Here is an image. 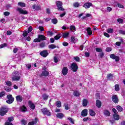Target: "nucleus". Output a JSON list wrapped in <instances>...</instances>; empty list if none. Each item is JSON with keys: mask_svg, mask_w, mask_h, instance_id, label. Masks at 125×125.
Here are the masks:
<instances>
[{"mask_svg": "<svg viewBox=\"0 0 125 125\" xmlns=\"http://www.w3.org/2000/svg\"><path fill=\"white\" fill-rule=\"evenodd\" d=\"M21 76L18 71H14L12 73V82H18L20 81Z\"/></svg>", "mask_w": 125, "mask_h": 125, "instance_id": "obj_1", "label": "nucleus"}, {"mask_svg": "<svg viewBox=\"0 0 125 125\" xmlns=\"http://www.w3.org/2000/svg\"><path fill=\"white\" fill-rule=\"evenodd\" d=\"M8 112V107L7 106H1L0 108V116H5Z\"/></svg>", "mask_w": 125, "mask_h": 125, "instance_id": "obj_2", "label": "nucleus"}, {"mask_svg": "<svg viewBox=\"0 0 125 125\" xmlns=\"http://www.w3.org/2000/svg\"><path fill=\"white\" fill-rule=\"evenodd\" d=\"M7 100L6 101V103L7 104H12L13 102H14V98L11 94H9L7 95L6 97Z\"/></svg>", "mask_w": 125, "mask_h": 125, "instance_id": "obj_3", "label": "nucleus"}, {"mask_svg": "<svg viewBox=\"0 0 125 125\" xmlns=\"http://www.w3.org/2000/svg\"><path fill=\"white\" fill-rule=\"evenodd\" d=\"M41 112L44 115L47 116L48 117L51 116V113L47 108H43L41 109Z\"/></svg>", "mask_w": 125, "mask_h": 125, "instance_id": "obj_4", "label": "nucleus"}, {"mask_svg": "<svg viewBox=\"0 0 125 125\" xmlns=\"http://www.w3.org/2000/svg\"><path fill=\"white\" fill-rule=\"evenodd\" d=\"M71 68L73 72H77L78 71V69H79V66H78V64L76 62H73L71 64Z\"/></svg>", "mask_w": 125, "mask_h": 125, "instance_id": "obj_5", "label": "nucleus"}, {"mask_svg": "<svg viewBox=\"0 0 125 125\" xmlns=\"http://www.w3.org/2000/svg\"><path fill=\"white\" fill-rule=\"evenodd\" d=\"M7 121L4 124V125H13V124L11 122L14 121V117L13 116L8 117Z\"/></svg>", "mask_w": 125, "mask_h": 125, "instance_id": "obj_6", "label": "nucleus"}, {"mask_svg": "<svg viewBox=\"0 0 125 125\" xmlns=\"http://www.w3.org/2000/svg\"><path fill=\"white\" fill-rule=\"evenodd\" d=\"M111 99L113 103H115V104H118V103H119V97H118L117 95H112L111 97Z\"/></svg>", "mask_w": 125, "mask_h": 125, "instance_id": "obj_7", "label": "nucleus"}, {"mask_svg": "<svg viewBox=\"0 0 125 125\" xmlns=\"http://www.w3.org/2000/svg\"><path fill=\"white\" fill-rule=\"evenodd\" d=\"M48 52L46 50L42 51L40 53L41 56H42V57H44V58H45V57H47V56H48Z\"/></svg>", "mask_w": 125, "mask_h": 125, "instance_id": "obj_8", "label": "nucleus"}, {"mask_svg": "<svg viewBox=\"0 0 125 125\" xmlns=\"http://www.w3.org/2000/svg\"><path fill=\"white\" fill-rule=\"evenodd\" d=\"M17 11H19L20 14H23V15L28 14V11L27 10H23L22 9V8H18Z\"/></svg>", "mask_w": 125, "mask_h": 125, "instance_id": "obj_9", "label": "nucleus"}, {"mask_svg": "<svg viewBox=\"0 0 125 125\" xmlns=\"http://www.w3.org/2000/svg\"><path fill=\"white\" fill-rule=\"evenodd\" d=\"M110 58L111 59H113V60H115L116 62H119L120 61V57H119L118 56H116L114 54H111L110 55Z\"/></svg>", "mask_w": 125, "mask_h": 125, "instance_id": "obj_10", "label": "nucleus"}, {"mask_svg": "<svg viewBox=\"0 0 125 125\" xmlns=\"http://www.w3.org/2000/svg\"><path fill=\"white\" fill-rule=\"evenodd\" d=\"M68 67L64 66L62 68V73L63 76H66L68 74Z\"/></svg>", "mask_w": 125, "mask_h": 125, "instance_id": "obj_11", "label": "nucleus"}, {"mask_svg": "<svg viewBox=\"0 0 125 125\" xmlns=\"http://www.w3.org/2000/svg\"><path fill=\"white\" fill-rule=\"evenodd\" d=\"M28 104L29 108H30V109H31L32 110H35L36 109V105H35V104L33 103V102L29 101L28 102Z\"/></svg>", "mask_w": 125, "mask_h": 125, "instance_id": "obj_12", "label": "nucleus"}, {"mask_svg": "<svg viewBox=\"0 0 125 125\" xmlns=\"http://www.w3.org/2000/svg\"><path fill=\"white\" fill-rule=\"evenodd\" d=\"M93 4L91 2H86L83 5V7H84L86 9L89 8L90 6H92Z\"/></svg>", "mask_w": 125, "mask_h": 125, "instance_id": "obj_13", "label": "nucleus"}, {"mask_svg": "<svg viewBox=\"0 0 125 125\" xmlns=\"http://www.w3.org/2000/svg\"><path fill=\"white\" fill-rule=\"evenodd\" d=\"M38 38L39 39L40 42H42L43 41H46V37L43 35L39 34Z\"/></svg>", "mask_w": 125, "mask_h": 125, "instance_id": "obj_14", "label": "nucleus"}, {"mask_svg": "<svg viewBox=\"0 0 125 125\" xmlns=\"http://www.w3.org/2000/svg\"><path fill=\"white\" fill-rule=\"evenodd\" d=\"M96 106L97 108H101V106H102V103L99 100H97L96 101Z\"/></svg>", "mask_w": 125, "mask_h": 125, "instance_id": "obj_15", "label": "nucleus"}, {"mask_svg": "<svg viewBox=\"0 0 125 125\" xmlns=\"http://www.w3.org/2000/svg\"><path fill=\"white\" fill-rule=\"evenodd\" d=\"M27 110L28 109H27V107H26V106L24 105L21 106L20 108V111H21V112H22L23 113L27 112Z\"/></svg>", "mask_w": 125, "mask_h": 125, "instance_id": "obj_16", "label": "nucleus"}, {"mask_svg": "<svg viewBox=\"0 0 125 125\" xmlns=\"http://www.w3.org/2000/svg\"><path fill=\"white\" fill-rule=\"evenodd\" d=\"M41 6L40 5H36V4H34L32 6V8L33 9H34L35 10H37V11H39V10H41Z\"/></svg>", "mask_w": 125, "mask_h": 125, "instance_id": "obj_17", "label": "nucleus"}, {"mask_svg": "<svg viewBox=\"0 0 125 125\" xmlns=\"http://www.w3.org/2000/svg\"><path fill=\"white\" fill-rule=\"evenodd\" d=\"M81 115L82 117H86V116H87V109H84L82 110L81 112Z\"/></svg>", "mask_w": 125, "mask_h": 125, "instance_id": "obj_18", "label": "nucleus"}, {"mask_svg": "<svg viewBox=\"0 0 125 125\" xmlns=\"http://www.w3.org/2000/svg\"><path fill=\"white\" fill-rule=\"evenodd\" d=\"M114 78V76L113 74L109 73L107 75L106 79L107 81H112Z\"/></svg>", "mask_w": 125, "mask_h": 125, "instance_id": "obj_19", "label": "nucleus"}, {"mask_svg": "<svg viewBox=\"0 0 125 125\" xmlns=\"http://www.w3.org/2000/svg\"><path fill=\"white\" fill-rule=\"evenodd\" d=\"M16 101L17 102H22L23 100V97L21 95H18L16 97Z\"/></svg>", "mask_w": 125, "mask_h": 125, "instance_id": "obj_20", "label": "nucleus"}, {"mask_svg": "<svg viewBox=\"0 0 125 125\" xmlns=\"http://www.w3.org/2000/svg\"><path fill=\"white\" fill-rule=\"evenodd\" d=\"M41 76H43V77H47L49 76V72L47 71H43L41 74Z\"/></svg>", "mask_w": 125, "mask_h": 125, "instance_id": "obj_21", "label": "nucleus"}, {"mask_svg": "<svg viewBox=\"0 0 125 125\" xmlns=\"http://www.w3.org/2000/svg\"><path fill=\"white\" fill-rule=\"evenodd\" d=\"M104 114L105 116H107V117L110 116L111 113L108 110L105 109L104 110Z\"/></svg>", "mask_w": 125, "mask_h": 125, "instance_id": "obj_22", "label": "nucleus"}, {"mask_svg": "<svg viewBox=\"0 0 125 125\" xmlns=\"http://www.w3.org/2000/svg\"><path fill=\"white\" fill-rule=\"evenodd\" d=\"M57 118L58 119H63L64 118V114L62 113H58L56 115Z\"/></svg>", "mask_w": 125, "mask_h": 125, "instance_id": "obj_23", "label": "nucleus"}, {"mask_svg": "<svg viewBox=\"0 0 125 125\" xmlns=\"http://www.w3.org/2000/svg\"><path fill=\"white\" fill-rule=\"evenodd\" d=\"M89 114L91 116V117H94L96 114L95 112L92 109H89Z\"/></svg>", "mask_w": 125, "mask_h": 125, "instance_id": "obj_24", "label": "nucleus"}, {"mask_svg": "<svg viewBox=\"0 0 125 125\" xmlns=\"http://www.w3.org/2000/svg\"><path fill=\"white\" fill-rule=\"evenodd\" d=\"M116 109L118 112H123V111H124V108H123L120 105L116 106Z\"/></svg>", "mask_w": 125, "mask_h": 125, "instance_id": "obj_25", "label": "nucleus"}, {"mask_svg": "<svg viewBox=\"0 0 125 125\" xmlns=\"http://www.w3.org/2000/svg\"><path fill=\"white\" fill-rule=\"evenodd\" d=\"M87 103H88L87 100L84 99L83 101V107H86L87 106Z\"/></svg>", "mask_w": 125, "mask_h": 125, "instance_id": "obj_26", "label": "nucleus"}, {"mask_svg": "<svg viewBox=\"0 0 125 125\" xmlns=\"http://www.w3.org/2000/svg\"><path fill=\"white\" fill-rule=\"evenodd\" d=\"M69 35H70V33L69 32H65L62 33V38H63V39H67V38H68V37H69Z\"/></svg>", "mask_w": 125, "mask_h": 125, "instance_id": "obj_27", "label": "nucleus"}, {"mask_svg": "<svg viewBox=\"0 0 125 125\" xmlns=\"http://www.w3.org/2000/svg\"><path fill=\"white\" fill-rule=\"evenodd\" d=\"M35 121H32L28 123V125H35V124H37L38 122V118H35Z\"/></svg>", "mask_w": 125, "mask_h": 125, "instance_id": "obj_28", "label": "nucleus"}, {"mask_svg": "<svg viewBox=\"0 0 125 125\" xmlns=\"http://www.w3.org/2000/svg\"><path fill=\"white\" fill-rule=\"evenodd\" d=\"M61 37H62V34H61V33H59L54 37V39L56 41H58V40H59Z\"/></svg>", "mask_w": 125, "mask_h": 125, "instance_id": "obj_29", "label": "nucleus"}, {"mask_svg": "<svg viewBox=\"0 0 125 125\" xmlns=\"http://www.w3.org/2000/svg\"><path fill=\"white\" fill-rule=\"evenodd\" d=\"M86 31L87 35H88L89 36H91V35H92V31H91V28H90V27H88L86 29Z\"/></svg>", "mask_w": 125, "mask_h": 125, "instance_id": "obj_30", "label": "nucleus"}, {"mask_svg": "<svg viewBox=\"0 0 125 125\" xmlns=\"http://www.w3.org/2000/svg\"><path fill=\"white\" fill-rule=\"evenodd\" d=\"M113 117L115 121H119L120 120V115L117 114H113Z\"/></svg>", "mask_w": 125, "mask_h": 125, "instance_id": "obj_31", "label": "nucleus"}, {"mask_svg": "<svg viewBox=\"0 0 125 125\" xmlns=\"http://www.w3.org/2000/svg\"><path fill=\"white\" fill-rule=\"evenodd\" d=\"M48 48L49 49H54V48H56V45L53 44H51L48 46Z\"/></svg>", "mask_w": 125, "mask_h": 125, "instance_id": "obj_32", "label": "nucleus"}, {"mask_svg": "<svg viewBox=\"0 0 125 125\" xmlns=\"http://www.w3.org/2000/svg\"><path fill=\"white\" fill-rule=\"evenodd\" d=\"M18 5L21 6V7H25V6H26V4L24 2H19L18 3Z\"/></svg>", "mask_w": 125, "mask_h": 125, "instance_id": "obj_33", "label": "nucleus"}, {"mask_svg": "<svg viewBox=\"0 0 125 125\" xmlns=\"http://www.w3.org/2000/svg\"><path fill=\"white\" fill-rule=\"evenodd\" d=\"M56 5H57V7H59L60 6H62V5H63V3H62V1H57L56 2Z\"/></svg>", "mask_w": 125, "mask_h": 125, "instance_id": "obj_34", "label": "nucleus"}, {"mask_svg": "<svg viewBox=\"0 0 125 125\" xmlns=\"http://www.w3.org/2000/svg\"><path fill=\"white\" fill-rule=\"evenodd\" d=\"M69 29L71 32H75L76 31V26L74 25H70Z\"/></svg>", "mask_w": 125, "mask_h": 125, "instance_id": "obj_35", "label": "nucleus"}, {"mask_svg": "<svg viewBox=\"0 0 125 125\" xmlns=\"http://www.w3.org/2000/svg\"><path fill=\"white\" fill-rule=\"evenodd\" d=\"M73 95L77 97L80 96V95H81V94H80V92L78 91H74L73 92Z\"/></svg>", "mask_w": 125, "mask_h": 125, "instance_id": "obj_36", "label": "nucleus"}, {"mask_svg": "<svg viewBox=\"0 0 125 125\" xmlns=\"http://www.w3.org/2000/svg\"><path fill=\"white\" fill-rule=\"evenodd\" d=\"M51 22H52L53 24H57V23H58V20L56 18L53 19L51 20Z\"/></svg>", "mask_w": 125, "mask_h": 125, "instance_id": "obj_37", "label": "nucleus"}, {"mask_svg": "<svg viewBox=\"0 0 125 125\" xmlns=\"http://www.w3.org/2000/svg\"><path fill=\"white\" fill-rule=\"evenodd\" d=\"M115 90L116 91H120V85L119 84H116L115 85Z\"/></svg>", "mask_w": 125, "mask_h": 125, "instance_id": "obj_38", "label": "nucleus"}, {"mask_svg": "<svg viewBox=\"0 0 125 125\" xmlns=\"http://www.w3.org/2000/svg\"><path fill=\"white\" fill-rule=\"evenodd\" d=\"M39 46H40V47H41V48H43V47H44V46H45V42H41L39 44Z\"/></svg>", "mask_w": 125, "mask_h": 125, "instance_id": "obj_39", "label": "nucleus"}, {"mask_svg": "<svg viewBox=\"0 0 125 125\" xmlns=\"http://www.w3.org/2000/svg\"><path fill=\"white\" fill-rule=\"evenodd\" d=\"M56 106L58 108H60L61 107V102L58 101L56 103Z\"/></svg>", "mask_w": 125, "mask_h": 125, "instance_id": "obj_40", "label": "nucleus"}, {"mask_svg": "<svg viewBox=\"0 0 125 125\" xmlns=\"http://www.w3.org/2000/svg\"><path fill=\"white\" fill-rule=\"evenodd\" d=\"M43 100H47L48 99V96L46 94H44L42 95Z\"/></svg>", "mask_w": 125, "mask_h": 125, "instance_id": "obj_41", "label": "nucleus"}, {"mask_svg": "<svg viewBox=\"0 0 125 125\" xmlns=\"http://www.w3.org/2000/svg\"><path fill=\"white\" fill-rule=\"evenodd\" d=\"M106 32H107L108 34H111L112 33H113L114 29L113 28H108L107 29Z\"/></svg>", "mask_w": 125, "mask_h": 125, "instance_id": "obj_42", "label": "nucleus"}, {"mask_svg": "<svg viewBox=\"0 0 125 125\" xmlns=\"http://www.w3.org/2000/svg\"><path fill=\"white\" fill-rule=\"evenodd\" d=\"M5 83L7 86H10L11 85H12V82L11 81L5 82Z\"/></svg>", "mask_w": 125, "mask_h": 125, "instance_id": "obj_43", "label": "nucleus"}, {"mask_svg": "<svg viewBox=\"0 0 125 125\" xmlns=\"http://www.w3.org/2000/svg\"><path fill=\"white\" fill-rule=\"evenodd\" d=\"M21 123L22 125H27V121L25 120V119H22L21 120Z\"/></svg>", "mask_w": 125, "mask_h": 125, "instance_id": "obj_44", "label": "nucleus"}, {"mask_svg": "<svg viewBox=\"0 0 125 125\" xmlns=\"http://www.w3.org/2000/svg\"><path fill=\"white\" fill-rule=\"evenodd\" d=\"M7 46V44L6 43H4L0 45V48H3V47H6Z\"/></svg>", "mask_w": 125, "mask_h": 125, "instance_id": "obj_45", "label": "nucleus"}, {"mask_svg": "<svg viewBox=\"0 0 125 125\" xmlns=\"http://www.w3.org/2000/svg\"><path fill=\"white\" fill-rule=\"evenodd\" d=\"M67 120L70 121V123L72 124V125H75V122L73 120V118L71 117L67 118Z\"/></svg>", "mask_w": 125, "mask_h": 125, "instance_id": "obj_46", "label": "nucleus"}, {"mask_svg": "<svg viewBox=\"0 0 125 125\" xmlns=\"http://www.w3.org/2000/svg\"><path fill=\"white\" fill-rule=\"evenodd\" d=\"M73 6L74 7H79V6H80V3H79L78 2H76L74 3Z\"/></svg>", "mask_w": 125, "mask_h": 125, "instance_id": "obj_47", "label": "nucleus"}, {"mask_svg": "<svg viewBox=\"0 0 125 125\" xmlns=\"http://www.w3.org/2000/svg\"><path fill=\"white\" fill-rule=\"evenodd\" d=\"M117 22H118L119 24H123L124 23V20L122 19H117Z\"/></svg>", "mask_w": 125, "mask_h": 125, "instance_id": "obj_48", "label": "nucleus"}, {"mask_svg": "<svg viewBox=\"0 0 125 125\" xmlns=\"http://www.w3.org/2000/svg\"><path fill=\"white\" fill-rule=\"evenodd\" d=\"M58 10L61 11H64L65 10V9L62 7V6H61L60 7H58Z\"/></svg>", "mask_w": 125, "mask_h": 125, "instance_id": "obj_49", "label": "nucleus"}, {"mask_svg": "<svg viewBox=\"0 0 125 125\" xmlns=\"http://www.w3.org/2000/svg\"><path fill=\"white\" fill-rule=\"evenodd\" d=\"M5 90L7 91V92H10L11 91V88L8 87H5Z\"/></svg>", "mask_w": 125, "mask_h": 125, "instance_id": "obj_50", "label": "nucleus"}, {"mask_svg": "<svg viewBox=\"0 0 125 125\" xmlns=\"http://www.w3.org/2000/svg\"><path fill=\"white\" fill-rule=\"evenodd\" d=\"M112 112L114 113L113 115H118V111H117V109H116V108H112Z\"/></svg>", "mask_w": 125, "mask_h": 125, "instance_id": "obj_51", "label": "nucleus"}, {"mask_svg": "<svg viewBox=\"0 0 125 125\" xmlns=\"http://www.w3.org/2000/svg\"><path fill=\"white\" fill-rule=\"evenodd\" d=\"M4 95H5V91H2L1 92H0V97H3V96H4Z\"/></svg>", "mask_w": 125, "mask_h": 125, "instance_id": "obj_52", "label": "nucleus"}, {"mask_svg": "<svg viewBox=\"0 0 125 125\" xmlns=\"http://www.w3.org/2000/svg\"><path fill=\"white\" fill-rule=\"evenodd\" d=\"M64 106L65 109V110H69V104H64Z\"/></svg>", "mask_w": 125, "mask_h": 125, "instance_id": "obj_53", "label": "nucleus"}, {"mask_svg": "<svg viewBox=\"0 0 125 125\" xmlns=\"http://www.w3.org/2000/svg\"><path fill=\"white\" fill-rule=\"evenodd\" d=\"M34 42H41V40H40L39 37L34 40Z\"/></svg>", "mask_w": 125, "mask_h": 125, "instance_id": "obj_54", "label": "nucleus"}, {"mask_svg": "<svg viewBox=\"0 0 125 125\" xmlns=\"http://www.w3.org/2000/svg\"><path fill=\"white\" fill-rule=\"evenodd\" d=\"M28 31H24L22 34L23 37H27L28 36Z\"/></svg>", "mask_w": 125, "mask_h": 125, "instance_id": "obj_55", "label": "nucleus"}, {"mask_svg": "<svg viewBox=\"0 0 125 125\" xmlns=\"http://www.w3.org/2000/svg\"><path fill=\"white\" fill-rule=\"evenodd\" d=\"M96 51H97V52L101 53L102 52V49H101V48H96Z\"/></svg>", "mask_w": 125, "mask_h": 125, "instance_id": "obj_56", "label": "nucleus"}, {"mask_svg": "<svg viewBox=\"0 0 125 125\" xmlns=\"http://www.w3.org/2000/svg\"><path fill=\"white\" fill-rule=\"evenodd\" d=\"M118 7H119L120 8H125V6L124 5H122L121 3H118L117 4Z\"/></svg>", "mask_w": 125, "mask_h": 125, "instance_id": "obj_57", "label": "nucleus"}, {"mask_svg": "<svg viewBox=\"0 0 125 125\" xmlns=\"http://www.w3.org/2000/svg\"><path fill=\"white\" fill-rule=\"evenodd\" d=\"M33 31V27L32 26H29L28 28V30L27 32L29 33H31V32H32Z\"/></svg>", "mask_w": 125, "mask_h": 125, "instance_id": "obj_58", "label": "nucleus"}, {"mask_svg": "<svg viewBox=\"0 0 125 125\" xmlns=\"http://www.w3.org/2000/svg\"><path fill=\"white\" fill-rule=\"evenodd\" d=\"M106 51L107 52H110V51H112V48L111 47H106Z\"/></svg>", "mask_w": 125, "mask_h": 125, "instance_id": "obj_59", "label": "nucleus"}, {"mask_svg": "<svg viewBox=\"0 0 125 125\" xmlns=\"http://www.w3.org/2000/svg\"><path fill=\"white\" fill-rule=\"evenodd\" d=\"M74 60H75L76 62H80V58L79 57H74Z\"/></svg>", "mask_w": 125, "mask_h": 125, "instance_id": "obj_60", "label": "nucleus"}, {"mask_svg": "<svg viewBox=\"0 0 125 125\" xmlns=\"http://www.w3.org/2000/svg\"><path fill=\"white\" fill-rule=\"evenodd\" d=\"M54 61L55 63H58V59H57V56H54Z\"/></svg>", "mask_w": 125, "mask_h": 125, "instance_id": "obj_61", "label": "nucleus"}, {"mask_svg": "<svg viewBox=\"0 0 125 125\" xmlns=\"http://www.w3.org/2000/svg\"><path fill=\"white\" fill-rule=\"evenodd\" d=\"M62 45L63 46H68V45H69V43L66 42H64L63 43H62Z\"/></svg>", "mask_w": 125, "mask_h": 125, "instance_id": "obj_62", "label": "nucleus"}, {"mask_svg": "<svg viewBox=\"0 0 125 125\" xmlns=\"http://www.w3.org/2000/svg\"><path fill=\"white\" fill-rule=\"evenodd\" d=\"M119 33L121 35H125V31L124 30H119Z\"/></svg>", "mask_w": 125, "mask_h": 125, "instance_id": "obj_63", "label": "nucleus"}, {"mask_svg": "<svg viewBox=\"0 0 125 125\" xmlns=\"http://www.w3.org/2000/svg\"><path fill=\"white\" fill-rule=\"evenodd\" d=\"M10 14V13L9 12H4V15L5 16H9V15Z\"/></svg>", "mask_w": 125, "mask_h": 125, "instance_id": "obj_64", "label": "nucleus"}]
</instances>
